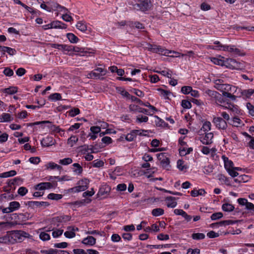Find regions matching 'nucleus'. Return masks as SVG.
<instances>
[{
    "mask_svg": "<svg viewBox=\"0 0 254 254\" xmlns=\"http://www.w3.org/2000/svg\"><path fill=\"white\" fill-rule=\"evenodd\" d=\"M151 6L150 0H144L138 2V3L134 4V8L144 12L148 10L150 8Z\"/></svg>",
    "mask_w": 254,
    "mask_h": 254,
    "instance_id": "f257e3e1",
    "label": "nucleus"
},
{
    "mask_svg": "<svg viewBox=\"0 0 254 254\" xmlns=\"http://www.w3.org/2000/svg\"><path fill=\"white\" fill-rule=\"evenodd\" d=\"M107 73L106 70L101 67H97L93 71L88 73V77L91 78H99L101 76L106 75Z\"/></svg>",
    "mask_w": 254,
    "mask_h": 254,
    "instance_id": "f03ea898",
    "label": "nucleus"
},
{
    "mask_svg": "<svg viewBox=\"0 0 254 254\" xmlns=\"http://www.w3.org/2000/svg\"><path fill=\"white\" fill-rule=\"evenodd\" d=\"M70 219V216L63 215L53 218L51 222L52 224H54V225H56L57 227H59V223H66L68 221H69Z\"/></svg>",
    "mask_w": 254,
    "mask_h": 254,
    "instance_id": "7ed1b4c3",
    "label": "nucleus"
},
{
    "mask_svg": "<svg viewBox=\"0 0 254 254\" xmlns=\"http://www.w3.org/2000/svg\"><path fill=\"white\" fill-rule=\"evenodd\" d=\"M20 207V203L17 201H11L9 204V206L1 209L3 213H9L18 210Z\"/></svg>",
    "mask_w": 254,
    "mask_h": 254,
    "instance_id": "20e7f679",
    "label": "nucleus"
},
{
    "mask_svg": "<svg viewBox=\"0 0 254 254\" xmlns=\"http://www.w3.org/2000/svg\"><path fill=\"white\" fill-rule=\"evenodd\" d=\"M57 185V183H50V182H44L40 183L34 187V189L36 190H45L47 189H50L54 187H56Z\"/></svg>",
    "mask_w": 254,
    "mask_h": 254,
    "instance_id": "39448f33",
    "label": "nucleus"
},
{
    "mask_svg": "<svg viewBox=\"0 0 254 254\" xmlns=\"http://www.w3.org/2000/svg\"><path fill=\"white\" fill-rule=\"evenodd\" d=\"M213 123L215 124L216 127L219 129H226L227 127V124L226 121L221 117H214Z\"/></svg>",
    "mask_w": 254,
    "mask_h": 254,
    "instance_id": "423d86ee",
    "label": "nucleus"
},
{
    "mask_svg": "<svg viewBox=\"0 0 254 254\" xmlns=\"http://www.w3.org/2000/svg\"><path fill=\"white\" fill-rule=\"evenodd\" d=\"M240 63L233 59H227L225 60V66L231 69H239L241 67Z\"/></svg>",
    "mask_w": 254,
    "mask_h": 254,
    "instance_id": "0eeeda50",
    "label": "nucleus"
},
{
    "mask_svg": "<svg viewBox=\"0 0 254 254\" xmlns=\"http://www.w3.org/2000/svg\"><path fill=\"white\" fill-rule=\"evenodd\" d=\"M26 205L32 208H34V207H40L42 206L46 207L50 205V203L46 201H29L27 202Z\"/></svg>",
    "mask_w": 254,
    "mask_h": 254,
    "instance_id": "6e6552de",
    "label": "nucleus"
},
{
    "mask_svg": "<svg viewBox=\"0 0 254 254\" xmlns=\"http://www.w3.org/2000/svg\"><path fill=\"white\" fill-rule=\"evenodd\" d=\"M224 51H228L230 53H232L235 56H242L244 55L242 51L236 47L235 46H227L224 47Z\"/></svg>",
    "mask_w": 254,
    "mask_h": 254,
    "instance_id": "1a4fd4ad",
    "label": "nucleus"
},
{
    "mask_svg": "<svg viewBox=\"0 0 254 254\" xmlns=\"http://www.w3.org/2000/svg\"><path fill=\"white\" fill-rule=\"evenodd\" d=\"M111 188L107 184L102 185L99 189L97 195L99 196H103L108 194L111 191Z\"/></svg>",
    "mask_w": 254,
    "mask_h": 254,
    "instance_id": "9d476101",
    "label": "nucleus"
},
{
    "mask_svg": "<svg viewBox=\"0 0 254 254\" xmlns=\"http://www.w3.org/2000/svg\"><path fill=\"white\" fill-rule=\"evenodd\" d=\"M50 46L51 48L58 49L63 51L70 52L71 49V47H70V45L50 43Z\"/></svg>",
    "mask_w": 254,
    "mask_h": 254,
    "instance_id": "9b49d317",
    "label": "nucleus"
},
{
    "mask_svg": "<svg viewBox=\"0 0 254 254\" xmlns=\"http://www.w3.org/2000/svg\"><path fill=\"white\" fill-rule=\"evenodd\" d=\"M129 109L131 111L133 112H138L139 113H144L145 114H146L147 115H152V114H150L148 112V110L144 109L139 107V106L135 105H130L129 106Z\"/></svg>",
    "mask_w": 254,
    "mask_h": 254,
    "instance_id": "f8f14e48",
    "label": "nucleus"
},
{
    "mask_svg": "<svg viewBox=\"0 0 254 254\" xmlns=\"http://www.w3.org/2000/svg\"><path fill=\"white\" fill-rule=\"evenodd\" d=\"M55 140L52 136H48L41 140V144L43 147H48L54 144Z\"/></svg>",
    "mask_w": 254,
    "mask_h": 254,
    "instance_id": "ddd939ff",
    "label": "nucleus"
},
{
    "mask_svg": "<svg viewBox=\"0 0 254 254\" xmlns=\"http://www.w3.org/2000/svg\"><path fill=\"white\" fill-rule=\"evenodd\" d=\"M88 183L89 181L87 179H84L79 181L78 183L79 185L76 187L77 190H78V192L86 190L88 188Z\"/></svg>",
    "mask_w": 254,
    "mask_h": 254,
    "instance_id": "4468645a",
    "label": "nucleus"
},
{
    "mask_svg": "<svg viewBox=\"0 0 254 254\" xmlns=\"http://www.w3.org/2000/svg\"><path fill=\"white\" fill-rule=\"evenodd\" d=\"M213 137V134L212 132L206 133L205 136L201 138L200 141L203 144H209L212 143Z\"/></svg>",
    "mask_w": 254,
    "mask_h": 254,
    "instance_id": "2eb2a0df",
    "label": "nucleus"
},
{
    "mask_svg": "<svg viewBox=\"0 0 254 254\" xmlns=\"http://www.w3.org/2000/svg\"><path fill=\"white\" fill-rule=\"evenodd\" d=\"M224 105H221L225 109H227L230 110V111L237 113L238 112V107L237 105H235L229 102L228 101H225V103H224Z\"/></svg>",
    "mask_w": 254,
    "mask_h": 254,
    "instance_id": "dca6fc26",
    "label": "nucleus"
},
{
    "mask_svg": "<svg viewBox=\"0 0 254 254\" xmlns=\"http://www.w3.org/2000/svg\"><path fill=\"white\" fill-rule=\"evenodd\" d=\"M176 198L173 196H167L165 198L167 206L168 207L174 208L177 205V202L176 201Z\"/></svg>",
    "mask_w": 254,
    "mask_h": 254,
    "instance_id": "f3484780",
    "label": "nucleus"
},
{
    "mask_svg": "<svg viewBox=\"0 0 254 254\" xmlns=\"http://www.w3.org/2000/svg\"><path fill=\"white\" fill-rule=\"evenodd\" d=\"M82 243L85 245L92 246L96 244V239L93 236H88L83 239Z\"/></svg>",
    "mask_w": 254,
    "mask_h": 254,
    "instance_id": "a211bd4d",
    "label": "nucleus"
},
{
    "mask_svg": "<svg viewBox=\"0 0 254 254\" xmlns=\"http://www.w3.org/2000/svg\"><path fill=\"white\" fill-rule=\"evenodd\" d=\"M52 26L53 28L66 29L67 25L60 21H54L52 22Z\"/></svg>",
    "mask_w": 254,
    "mask_h": 254,
    "instance_id": "6ab92c4d",
    "label": "nucleus"
},
{
    "mask_svg": "<svg viewBox=\"0 0 254 254\" xmlns=\"http://www.w3.org/2000/svg\"><path fill=\"white\" fill-rule=\"evenodd\" d=\"M223 160L224 162V167L226 169L227 171L233 168V162L229 160V159L225 156H223Z\"/></svg>",
    "mask_w": 254,
    "mask_h": 254,
    "instance_id": "aec40b11",
    "label": "nucleus"
},
{
    "mask_svg": "<svg viewBox=\"0 0 254 254\" xmlns=\"http://www.w3.org/2000/svg\"><path fill=\"white\" fill-rule=\"evenodd\" d=\"M71 47V51H74L75 53H81L80 56H85L86 55V54L88 53L87 51H85V49L81 48H79L77 47H75L72 45H70Z\"/></svg>",
    "mask_w": 254,
    "mask_h": 254,
    "instance_id": "412c9836",
    "label": "nucleus"
},
{
    "mask_svg": "<svg viewBox=\"0 0 254 254\" xmlns=\"http://www.w3.org/2000/svg\"><path fill=\"white\" fill-rule=\"evenodd\" d=\"M237 221H234L232 220H226L220 221L219 222L212 223V225H219V226H227L229 225H232L237 223Z\"/></svg>",
    "mask_w": 254,
    "mask_h": 254,
    "instance_id": "4be33fe9",
    "label": "nucleus"
},
{
    "mask_svg": "<svg viewBox=\"0 0 254 254\" xmlns=\"http://www.w3.org/2000/svg\"><path fill=\"white\" fill-rule=\"evenodd\" d=\"M241 95L244 97L249 98L254 93V89L241 90Z\"/></svg>",
    "mask_w": 254,
    "mask_h": 254,
    "instance_id": "5701e85b",
    "label": "nucleus"
},
{
    "mask_svg": "<svg viewBox=\"0 0 254 254\" xmlns=\"http://www.w3.org/2000/svg\"><path fill=\"white\" fill-rule=\"evenodd\" d=\"M215 88L223 93L224 91H231L232 87L230 84H222L220 86H216Z\"/></svg>",
    "mask_w": 254,
    "mask_h": 254,
    "instance_id": "b1692460",
    "label": "nucleus"
},
{
    "mask_svg": "<svg viewBox=\"0 0 254 254\" xmlns=\"http://www.w3.org/2000/svg\"><path fill=\"white\" fill-rule=\"evenodd\" d=\"M0 48L2 49V55H4L5 53L6 52L9 55L13 56L16 53V50L14 49H12L10 47H0Z\"/></svg>",
    "mask_w": 254,
    "mask_h": 254,
    "instance_id": "393cba45",
    "label": "nucleus"
},
{
    "mask_svg": "<svg viewBox=\"0 0 254 254\" xmlns=\"http://www.w3.org/2000/svg\"><path fill=\"white\" fill-rule=\"evenodd\" d=\"M213 99L215 100L216 103L218 105L225 103V100L223 98L222 95L218 92L217 93V95L215 96V97L213 98Z\"/></svg>",
    "mask_w": 254,
    "mask_h": 254,
    "instance_id": "a878e982",
    "label": "nucleus"
},
{
    "mask_svg": "<svg viewBox=\"0 0 254 254\" xmlns=\"http://www.w3.org/2000/svg\"><path fill=\"white\" fill-rule=\"evenodd\" d=\"M68 231L64 233V235L66 238H72L75 237V233L71 230V226H68L67 228Z\"/></svg>",
    "mask_w": 254,
    "mask_h": 254,
    "instance_id": "bb28decb",
    "label": "nucleus"
},
{
    "mask_svg": "<svg viewBox=\"0 0 254 254\" xmlns=\"http://www.w3.org/2000/svg\"><path fill=\"white\" fill-rule=\"evenodd\" d=\"M234 208L235 207L233 205L228 203H225L222 206V210L226 212H231Z\"/></svg>",
    "mask_w": 254,
    "mask_h": 254,
    "instance_id": "cd10ccee",
    "label": "nucleus"
},
{
    "mask_svg": "<svg viewBox=\"0 0 254 254\" xmlns=\"http://www.w3.org/2000/svg\"><path fill=\"white\" fill-rule=\"evenodd\" d=\"M164 210L161 208H157L152 210L151 214L153 216L157 217L163 215Z\"/></svg>",
    "mask_w": 254,
    "mask_h": 254,
    "instance_id": "c85d7f7f",
    "label": "nucleus"
},
{
    "mask_svg": "<svg viewBox=\"0 0 254 254\" xmlns=\"http://www.w3.org/2000/svg\"><path fill=\"white\" fill-rule=\"evenodd\" d=\"M2 91L7 94H13L17 92V88L16 87L11 86L3 89Z\"/></svg>",
    "mask_w": 254,
    "mask_h": 254,
    "instance_id": "c756f323",
    "label": "nucleus"
},
{
    "mask_svg": "<svg viewBox=\"0 0 254 254\" xmlns=\"http://www.w3.org/2000/svg\"><path fill=\"white\" fill-rule=\"evenodd\" d=\"M157 90L160 92V95L164 99H169L168 96L172 94V93L168 90H165L162 88H158Z\"/></svg>",
    "mask_w": 254,
    "mask_h": 254,
    "instance_id": "7c9ffc66",
    "label": "nucleus"
},
{
    "mask_svg": "<svg viewBox=\"0 0 254 254\" xmlns=\"http://www.w3.org/2000/svg\"><path fill=\"white\" fill-rule=\"evenodd\" d=\"M11 120V116L8 113H3L0 116V122H8Z\"/></svg>",
    "mask_w": 254,
    "mask_h": 254,
    "instance_id": "2f4dec72",
    "label": "nucleus"
},
{
    "mask_svg": "<svg viewBox=\"0 0 254 254\" xmlns=\"http://www.w3.org/2000/svg\"><path fill=\"white\" fill-rule=\"evenodd\" d=\"M205 193V191L203 189H199L198 190H193L191 191L190 194L193 197H195L198 195H202Z\"/></svg>",
    "mask_w": 254,
    "mask_h": 254,
    "instance_id": "473e14b6",
    "label": "nucleus"
},
{
    "mask_svg": "<svg viewBox=\"0 0 254 254\" xmlns=\"http://www.w3.org/2000/svg\"><path fill=\"white\" fill-rule=\"evenodd\" d=\"M66 37L69 41L72 43H76L79 40L78 37L73 33H67L66 34Z\"/></svg>",
    "mask_w": 254,
    "mask_h": 254,
    "instance_id": "72a5a7b5",
    "label": "nucleus"
},
{
    "mask_svg": "<svg viewBox=\"0 0 254 254\" xmlns=\"http://www.w3.org/2000/svg\"><path fill=\"white\" fill-rule=\"evenodd\" d=\"M249 177L247 175H240L238 178L234 179V181L236 183H245L248 181Z\"/></svg>",
    "mask_w": 254,
    "mask_h": 254,
    "instance_id": "f704fd0d",
    "label": "nucleus"
},
{
    "mask_svg": "<svg viewBox=\"0 0 254 254\" xmlns=\"http://www.w3.org/2000/svg\"><path fill=\"white\" fill-rule=\"evenodd\" d=\"M16 174V172L15 170H11L8 172H4L0 174V178H7L12 177Z\"/></svg>",
    "mask_w": 254,
    "mask_h": 254,
    "instance_id": "c9c22d12",
    "label": "nucleus"
},
{
    "mask_svg": "<svg viewBox=\"0 0 254 254\" xmlns=\"http://www.w3.org/2000/svg\"><path fill=\"white\" fill-rule=\"evenodd\" d=\"M47 197L50 199L58 200L63 197V195L61 194L50 193L48 195Z\"/></svg>",
    "mask_w": 254,
    "mask_h": 254,
    "instance_id": "e433bc0d",
    "label": "nucleus"
},
{
    "mask_svg": "<svg viewBox=\"0 0 254 254\" xmlns=\"http://www.w3.org/2000/svg\"><path fill=\"white\" fill-rule=\"evenodd\" d=\"M29 235L28 233L23 231H16L14 234L15 237L18 238L19 240L21 239V237L27 238Z\"/></svg>",
    "mask_w": 254,
    "mask_h": 254,
    "instance_id": "4c0bfd02",
    "label": "nucleus"
},
{
    "mask_svg": "<svg viewBox=\"0 0 254 254\" xmlns=\"http://www.w3.org/2000/svg\"><path fill=\"white\" fill-rule=\"evenodd\" d=\"M136 132L138 131H135V130H132L130 133L127 134L126 139L128 141H132L136 136L135 134V132Z\"/></svg>",
    "mask_w": 254,
    "mask_h": 254,
    "instance_id": "58836bf2",
    "label": "nucleus"
},
{
    "mask_svg": "<svg viewBox=\"0 0 254 254\" xmlns=\"http://www.w3.org/2000/svg\"><path fill=\"white\" fill-rule=\"evenodd\" d=\"M76 28L82 32H84L87 30V26L84 22L79 21L76 25Z\"/></svg>",
    "mask_w": 254,
    "mask_h": 254,
    "instance_id": "ea45409f",
    "label": "nucleus"
},
{
    "mask_svg": "<svg viewBox=\"0 0 254 254\" xmlns=\"http://www.w3.org/2000/svg\"><path fill=\"white\" fill-rule=\"evenodd\" d=\"M46 167L47 169H51L52 170L57 169L58 170H61L62 169L61 166L52 162L48 163L46 165Z\"/></svg>",
    "mask_w": 254,
    "mask_h": 254,
    "instance_id": "a19ab883",
    "label": "nucleus"
},
{
    "mask_svg": "<svg viewBox=\"0 0 254 254\" xmlns=\"http://www.w3.org/2000/svg\"><path fill=\"white\" fill-rule=\"evenodd\" d=\"M178 168L183 171L188 168V166L184 164V161L182 160H178L177 161Z\"/></svg>",
    "mask_w": 254,
    "mask_h": 254,
    "instance_id": "79ce46f5",
    "label": "nucleus"
},
{
    "mask_svg": "<svg viewBox=\"0 0 254 254\" xmlns=\"http://www.w3.org/2000/svg\"><path fill=\"white\" fill-rule=\"evenodd\" d=\"M162 167L168 170L170 167V161L168 157H166L164 159V160H162L160 162Z\"/></svg>",
    "mask_w": 254,
    "mask_h": 254,
    "instance_id": "37998d69",
    "label": "nucleus"
},
{
    "mask_svg": "<svg viewBox=\"0 0 254 254\" xmlns=\"http://www.w3.org/2000/svg\"><path fill=\"white\" fill-rule=\"evenodd\" d=\"M78 140V139L76 136L72 135L67 139V143L70 147H72Z\"/></svg>",
    "mask_w": 254,
    "mask_h": 254,
    "instance_id": "c03bdc74",
    "label": "nucleus"
},
{
    "mask_svg": "<svg viewBox=\"0 0 254 254\" xmlns=\"http://www.w3.org/2000/svg\"><path fill=\"white\" fill-rule=\"evenodd\" d=\"M148 121V118L142 115L137 116L136 119V122L137 123H146Z\"/></svg>",
    "mask_w": 254,
    "mask_h": 254,
    "instance_id": "a18cd8bd",
    "label": "nucleus"
},
{
    "mask_svg": "<svg viewBox=\"0 0 254 254\" xmlns=\"http://www.w3.org/2000/svg\"><path fill=\"white\" fill-rule=\"evenodd\" d=\"M72 166L74 167H75L76 169L73 170V172L76 173L77 174L80 175L82 173L83 171L82 167L80 166V165L78 163H74Z\"/></svg>",
    "mask_w": 254,
    "mask_h": 254,
    "instance_id": "49530a36",
    "label": "nucleus"
},
{
    "mask_svg": "<svg viewBox=\"0 0 254 254\" xmlns=\"http://www.w3.org/2000/svg\"><path fill=\"white\" fill-rule=\"evenodd\" d=\"M49 99L54 101L60 100L62 99V96L58 93H53L49 96Z\"/></svg>",
    "mask_w": 254,
    "mask_h": 254,
    "instance_id": "de8ad7c7",
    "label": "nucleus"
},
{
    "mask_svg": "<svg viewBox=\"0 0 254 254\" xmlns=\"http://www.w3.org/2000/svg\"><path fill=\"white\" fill-rule=\"evenodd\" d=\"M211 61L215 64L221 66L225 65V60L218 59L216 58H212Z\"/></svg>",
    "mask_w": 254,
    "mask_h": 254,
    "instance_id": "09e8293b",
    "label": "nucleus"
},
{
    "mask_svg": "<svg viewBox=\"0 0 254 254\" xmlns=\"http://www.w3.org/2000/svg\"><path fill=\"white\" fill-rule=\"evenodd\" d=\"M211 123L210 122L206 121L203 124L201 128V130H203V131H208L211 129Z\"/></svg>",
    "mask_w": 254,
    "mask_h": 254,
    "instance_id": "8fccbe9b",
    "label": "nucleus"
},
{
    "mask_svg": "<svg viewBox=\"0 0 254 254\" xmlns=\"http://www.w3.org/2000/svg\"><path fill=\"white\" fill-rule=\"evenodd\" d=\"M191 238L194 240H202L205 238V235L203 233H193L191 235Z\"/></svg>",
    "mask_w": 254,
    "mask_h": 254,
    "instance_id": "3c124183",
    "label": "nucleus"
},
{
    "mask_svg": "<svg viewBox=\"0 0 254 254\" xmlns=\"http://www.w3.org/2000/svg\"><path fill=\"white\" fill-rule=\"evenodd\" d=\"M72 162V160L70 158H66L63 159H60L59 163L63 165H67Z\"/></svg>",
    "mask_w": 254,
    "mask_h": 254,
    "instance_id": "603ef678",
    "label": "nucleus"
},
{
    "mask_svg": "<svg viewBox=\"0 0 254 254\" xmlns=\"http://www.w3.org/2000/svg\"><path fill=\"white\" fill-rule=\"evenodd\" d=\"M40 252L46 254H58V253H59V251L57 249H50L48 250H41Z\"/></svg>",
    "mask_w": 254,
    "mask_h": 254,
    "instance_id": "864d4df0",
    "label": "nucleus"
},
{
    "mask_svg": "<svg viewBox=\"0 0 254 254\" xmlns=\"http://www.w3.org/2000/svg\"><path fill=\"white\" fill-rule=\"evenodd\" d=\"M21 181V179L20 178H15L13 179L9 180L8 182V185L11 187L12 185H14L15 184L18 185L19 182Z\"/></svg>",
    "mask_w": 254,
    "mask_h": 254,
    "instance_id": "5fc2aeb1",
    "label": "nucleus"
},
{
    "mask_svg": "<svg viewBox=\"0 0 254 254\" xmlns=\"http://www.w3.org/2000/svg\"><path fill=\"white\" fill-rule=\"evenodd\" d=\"M223 215L222 212H216L213 213L210 218L212 220H216L217 219H220L223 217Z\"/></svg>",
    "mask_w": 254,
    "mask_h": 254,
    "instance_id": "6e6d98bb",
    "label": "nucleus"
},
{
    "mask_svg": "<svg viewBox=\"0 0 254 254\" xmlns=\"http://www.w3.org/2000/svg\"><path fill=\"white\" fill-rule=\"evenodd\" d=\"M131 27H135L138 29H143L144 27L143 25L139 22H132L130 24Z\"/></svg>",
    "mask_w": 254,
    "mask_h": 254,
    "instance_id": "4d7b16f0",
    "label": "nucleus"
},
{
    "mask_svg": "<svg viewBox=\"0 0 254 254\" xmlns=\"http://www.w3.org/2000/svg\"><path fill=\"white\" fill-rule=\"evenodd\" d=\"M130 91L139 97H142L144 96V93L142 91L136 88H133Z\"/></svg>",
    "mask_w": 254,
    "mask_h": 254,
    "instance_id": "13d9d810",
    "label": "nucleus"
},
{
    "mask_svg": "<svg viewBox=\"0 0 254 254\" xmlns=\"http://www.w3.org/2000/svg\"><path fill=\"white\" fill-rule=\"evenodd\" d=\"M10 237L8 235H5L0 237V243L8 244L10 243Z\"/></svg>",
    "mask_w": 254,
    "mask_h": 254,
    "instance_id": "bf43d9fd",
    "label": "nucleus"
},
{
    "mask_svg": "<svg viewBox=\"0 0 254 254\" xmlns=\"http://www.w3.org/2000/svg\"><path fill=\"white\" fill-rule=\"evenodd\" d=\"M191 86H184L182 87L181 92L184 94H188L191 92Z\"/></svg>",
    "mask_w": 254,
    "mask_h": 254,
    "instance_id": "052dcab7",
    "label": "nucleus"
},
{
    "mask_svg": "<svg viewBox=\"0 0 254 254\" xmlns=\"http://www.w3.org/2000/svg\"><path fill=\"white\" fill-rule=\"evenodd\" d=\"M182 106L185 109H190L191 107V104L190 102L186 100L182 101Z\"/></svg>",
    "mask_w": 254,
    "mask_h": 254,
    "instance_id": "680f3d73",
    "label": "nucleus"
},
{
    "mask_svg": "<svg viewBox=\"0 0 254 254\" xmlns=\"http://www.w3.org/2000/svg\"><path fill=\"white\" fill-rule=\"evenodd\" d=\"M118 91L122 96L127 98V99H129L131 96V95L128 92L125 91L124 89L121 88H119Z\"/></svg>",
    "mask_w": 254,
    "mask_h": 254,
    "instance_id": "e2e57ef3",
    "label": "nucleus"
},
{
    "mask_svg": "<svg viewBox=\"0 0 254 254\" xmlns=\"http://www.w3.org/2000/svg\"><path fill=\"white\" fill-rule=\"evenodd\" d=\"M28 192V190L24 187H21L18 190V193L21 196L25 195Z\"/></svg>",
    "mask_w": 254,
    "mask_h": 254,
    "instance_id": "0e129e2a",
    "label": "nucleus"
},
{
    "mask_svg": "<svg viewBox=\"0 0 254 254\" xmlns=\"http://www.w3.org/2000/svg\"><path fill=\"white\" fill-rule=\"evenodd\" d=\"M39 237L40 239L43 241H47L50 239V236L45 232H41L40 234Z\"/></svg>",
    "mask_w": 254,
    "mask_h": 254,
    "instance_id": "69168bd1",
    "label": "nucleus"
},
{
    "mask_svg": "<svg viewBox=\"0 0 254 254\" xmlns=\"http://www.w3.org/2000/svg\"><path fill=\"white\" fill-rule=\"evenodd\" d=\"M247 109L249 110V114L251 116H254V106L250 103H247Z\"/></svg>",
    "mask_w": 254,
    "mask_h": 254,
    "instance_id": "338daca9",
    "label": "nucleus"
},
{
    "mask_svg": "<svg viewBox=\"0 0 254 254\" xmlns=\"http://www.w3.org/2000/svg\"><path fill=\"white\" fill-rule=\"evenodd\" d=\"M80 113V110L78 108H73L69 111V115L71 117H74Z\"/></svg>",
    "mask_w": 254,
    "mask_h": 254,
    "instance_id": "774afa93",
    "label": "nucleus"
}]
</instances>
